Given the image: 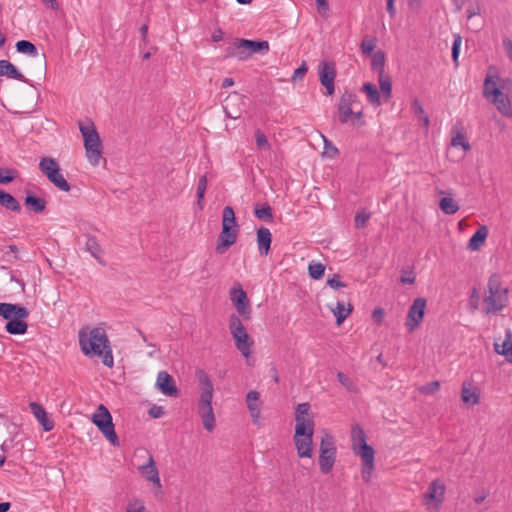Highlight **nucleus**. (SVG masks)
Returning <instances> with one entry per match:
<instances>
[{
  "mask_svg": "<svg viewBox=\"0 0 512 512\" xmlns=\"http://www.w3.org/2000/svg\"><path fill=\"white\" fill-rule=\"evenodd\" d=\"M314 417L310 404L300 403L295 411V432L293 442L300 458H311L313 455Z\"/></svg>",
  "mask_w": 512,
  "mask_h": 512,
  "instance_id": "obj_1",
  "label": "nucleus"
},
{
  "mask_svg": "<svg viewBox=\"0 0 512 512\" xmlns=\"http://www.w3.org/2000/svg\"><path fill=\"white\" fill-rule=\"evenodd\" d=\"M78 338L81 351L85 356L100 357L105 366H113L114 359L110 348V342L103 328L83 327L79 330Z\"/></svg>",
  "mask_w": 512,
  "mask_h": 512,
  "instance_id": "obj_2",
  "label": "nucleus"
},
{
  "mask_svg": "<svg viewBox=\"0 0 512 512\" xmlns=\"http://www.w3.org/2000/svg\"><path fill=\"white\" fill-rule=\"evenodd\" d=\"M510 83L509 78H501L496 71L490 68L486 73L482 88L483 98L506 118L512 117V102L503 89Z\"/></svg>",
  "mask_w": 512,
  "mask_h": 512,
  "instance_id": "obj_3",
  "label": "nucleus"
},
{
  "mask_svg": "<svg viewBox=\"0 0 512 512\" xmlns=\"http://www.w3.org/2000/svg\"><path fill=\"white\" fill-rule=\"evenodd\" d=\"M352 450L354 454L359 456L362 461L361 476L364 482L369 483L372 479L375 469V451L372 446L366 442V434L364 430L355 425L351 431Z\"/></svg>",
  "mask_w": 512,
  "mask_h": 512,
  "instance_id": "obj_4",
  "label": "nucleus"
},
{
  "mask_svg": "<svg viewBox=\"0 0 512 512\" xmlns=\"http://www.w3.org/2000/svg\"><path fill=\"white\" fill-rule=\"evenodd\" d=\"M338 119L342 124H351L354 127L365 125L363 105L357 95L345 92L338 103Z\"/></svg>",
  "mask_w": 512,
  "mask_h": 512,
  "instance_id": "obj_5",
  "label": "nucleus"
},
{
  "mask_svg": "<svg viewBox=\"0 0 512 512\" xmlns=\"http://www.w3.org/2000/svg\"><path fill=\"white\" fill-rule=\"evenodd\" d=\"M79 130L83 137L86 158L93 166H98L102 156V141L91 120L79 122Z\"/></svg>",
  "mask_w": 512,
  "mask_h": 512,
  "instance_id": "obj_6",
  "label": "nucleus"
},
{
  "mask_svg": "<svg viewBox=\"0 0 512 512\" xmlns=\"http://www.w3.org/2000/svg\"><path fill=\"white\" fill-rule=\"evenodd\" d=\"M488 292V295L484 298L486 312L501 311L508 302V288L502 286L498 275H492L489 278Z\"/></svg>",
  "mask_w": 512,
  "mask_h": 512,
  "instance_id": "obj_7",
  "label": "nucleus"
},
{
  "mask_svg": "<svg viewBox=\"0 0 512 512\" xmlns=\"http://www.w3.org/2000/svg\"><path fill=\"white\" fill-rule=\"evenodd\" d=\"M228 327L236 348L240 351L241 355L248 360L252 354L254 340L247 333L240 317L232 314L229 317Z\"/></svg>",
  "mask_w": 512,
  "mask_h": 512,
  "instance_id": "obj_8",
  "label": "nucleus"
},
{
  "mask_svg": "<svg viewBox=\"0 0 512 512\" xmlns=\"http://www.w3.org/2000/svg\"><path fill=\"white\" fill-rule=\"evenodd\" d=\"M39 169L47 179L59 190L69 192L71 187L61 173L59 163L52 157H43L39 162Z\"/></svg>",
  "mask_w": 512,
  "mask_h": 512,
  "instance_id": "obj_9",
  "label": "nucleus"
},
{
  "mask_svg": "<svg viewBox=\"0 0 512 512\" xmlns=\"http://www.w3.org/2000/svg\"><path fill=\"white\" fill-rule=\"evenodd\" d=\"M91 420L108 441H110L113 445L118 444V438L114 429V424L112 422V416L109 410L103 404H100L97 407L95 413L92 415Z\"/></svg>",
  "mask_w": 512,
  "mask_h": 512,
  "instance_id": "obj_10",
  "label": "nucleus"
},
{
  "mask_svg": "<svg viewBox=\"0 0 512 512\" xmlns=\"http://www.w3.org/2000/svg\"><path fill=\"white\" fill-rule=\"evenodd\" d=\"M213 395L214 393L199 392L197 400L198 414L202 420L203 427L208 432L213 431L216 427V418L212 407Z\"/></svg>",
  "mask_w": 512,
  "mask_h": 512,
  "instance_id": "obj_11",
  "label": "nucleus"
},
{
  "mask_svg": "<svg viewBox=\"0 0 512 512\" xmlns=\"http://www.w3.org/2000/svg\"><path fill=\"white\" fill-rule=\"evenodd\" d=\"M229 297L237 313L245 320H249L252 313L251 305L247 297V293L243 290L240 283L233 285L230 290Z\"/></svg>",
  "mask_w": 512,
  "mask_h": 512,
  "instance_id": "obj_12",
  "label": "nucleus"
},
{
  "mask_svg": "<svg viewBox=\"0 0 512 512\" xmlns=\"http://www.w3.org/2000/svg\"><path fill=\"white\" fill-rule=\"evenodd\" d=\"M384 63H385L384 54L380 51L374 53V55L372 57L371 65L374 70H378V69L381 70V72L379 74V78H378L379 88H380V92L383 96V100L385 102H387L392 97V83H391L390 77L388 75L384 74V72H383Z\"/></svg>",
  "mask_w": 512,
  "mask_h": 512,
  "instance_id": "obj_13",
  "label": "nucleus"
},
{
  "mask_svg": "<svg viewBox=\"0 0 512 512\" xmlns=\"http://www.w3.org/2000/svg\"><path fill=\"white\" fill-rule=\"evenodd\" d=\"M446 487L439 481H433L423 497V504L428 510H437L444 500Z\"/></svg>",
  "mask_w": 512,
  "mask_h": 512,
  "instance_id": "obj_14",
  "label": "nucleus"
},
{
  "mask_svg": "<svg viewBox=\"0 0 512 512\" xmlns=\"http://www.w3.org/2000/svg\"><path fill=\"white\" fill-rule=\"evenodd\" d=\"M426 308V300L423 298H417L411 305L407 320L406 327L409 332L414 331L422 322Z\"/></svg>",
  "mask_w": 512,
  "mask_h": 512,
  "instance_id": "obj_15",
  "label": "nucleus"
},
{
  "mask_svg": "<svg viewBox=\"0 0 512 512\" xmlns=\"http://www.w3.org/2000/svg\"><path fill=\"white\" fill-rule=\"evenodd\" d=\"M318 75L321 84L326 88L327 94L332 95L335 91V64L333 62L321 61L318 67Z\"/></svg>",
  "mask_w": 512,
  "mask_h": 512,
  "instance_id": "obj_16",
  "label": "nucleus"
},
{
  "mask_svg": "<svg viewBox=\"0 0 512 512\" xmlns=\"http://www.w3.org/2000/svg\"><path fill=\"white\" fill-rule=\"evenodd\" d=\"M140 474L158 489L161 488L159 471L156 467L153 456L148 454L147 461L138 467Z\"/></svg>",
  "mask_w": 512,
  "mask_h": 512,
  "instance_id": "obj_17",
  "label": "nucleus"
},
{
  "mask_svg": "<svg viewBox=\"0 0 512 512\" xmlns=\"http://www.w3.org/2000/svg\"><path fill=\"white\" fill-rule=\"evenodd\" d=\"M481 390L480 388L471 383L464 382L461 389V401L467 407H473L480 402Z\"/></svg>",
  "mask_w": 512,
  "mask_h": 512,
  "instance_id": "obj_18",
  "label": "nucleus"
},
{
  "mask_svg": "<svg viewBox=\"0 0 512 512\" xmlns=\"http://www.w3.org/2000/svg\"><path fill=\"white\" fill-rule=\"evenodd\" d=\"M246 405L254 424H259L261 418V409L263 402L260 399V393L251 390L246 394Z\"/></svg>",
  "mask_w": 512,
  "mask_h": 512,
  "instance_id": "obj_19",
  "label": "nucleus"
},
{
  "mask_svg": "<svg viewBox=\"0 0 512 512\" xmlns=\"http://www.w3.org/2000/svg\"><path fill=\"white\" fill-rule=\"evenodd\" d=\"M0 316L9 321L12 319H26L29 316V311L17 304L0 303Z\"/></svg>",
  "mask_w": 512,
  "mask_h": 512,
  "instance_id": "obj_20",
  "label": "nucleus"
},
{
  "mask_svg": "<svg viewBox=\"0 0 512 512\" xmlns=\"http://www.w3.org/2000/svg\"><path fill=\"white\" fill-rule=\"evenodd\" d=\"M156 387L166 396H177L178 389L175 386L174 380L171 375L166 371H160L157 375Z\"/></svg>",
  "mask_w": 512,
  "mask_h": 512,
  "instance_id": "obj_21",
  "label": "nucleus"
},
{
  "mask_svg": "<svg viewBox=\"0 0 512 512\" xmlns=\"http://www.w3.org/2000/svg\"><path fill=\"white\" fill-rule=\"evenodd\" d=\"M238 237V230H227L221 229L220 235L217 240L215 251L217 254H224L231 246H233Z\"/></svg>",
  "mask_w": 512,
  "mask_h": 512,
  "instance_id": "obj_22",
  "label": "nucleus"
},
{
  "mask_svg": "<svg viewBox=\"0 0 512 512\" xmlns=\"http://www.w3.org/2000/svg\"><path fill=\"white\" fill-rule=\"evenodd\" d=\"M31 413L37 419L39 424L42 426L44 431H51L54 428V422L48 416V413L43 406L37 402H31L29 404Z\"/></svg>",
  "mask_w": 512,
  "mask_h": 512,
  "instance_id": "obj_23",
  "label": "nucleus"
},
{
  "mask_svg": "<svg viewBox=\"0 0 512 512\" xmlns=\"http://www.w3.org/2000/svg\"><path fill=\"white\" fill-rule=\"evenodd\" d=\"M494 351L505 357V359L512 363V331L507 329L505 332V339L500 342L496 340L493 344Z\"/></svg>",
  "mask_w": 512,
  "mask_h": 512,
  "instance_id": "obj_24",
  "label": "nucleus"
},
{
  "mask_svg": "<svg viewBox=\"0 0 512 512\" xmlns=\"http://www.w3.org/2000/svg\"><path fill=\"white\" fill-rule=\"evenodd\" d=\"M272 243V234L266 227H260L257 230V246L261 256H267L270 252Z\"/></svg>",
  "mask_w": 512,
  "mask_h": 512,
  "instance_id": "obj_25",
  "label": "nucleus"
},
{
  "mask_svg": "<svg viewBox=\"0 0 512 512\" xmlns=\"http://www.w3.org/2000/svg\"><path fill=\"white\" fill-rule=\"evenodd\" d=\"M361 92H363L366 97L369 104H371L373 107H379L381 106V96L378 88L376 85L365 82L361 87Z\"/></svg>",
  "mask_w": 512,
  "mask_h": 512,
  "instance_id": "obj_26",
  "label": "nucleus"
},
{
  "mask_svg": "<svg viewBox=\"0 0 512 512\" xmlns=\"http://www.w3.org/2000/svg\"><path fill=\"white\" fill-rule=\"evenodd\" d=\"M336 459V451H332L331 449H324L320 452L319 456V466L323 473H329L335 463Z\"/></svg>",
  "mask_w": 512,
  "mask_h": 512,
  "instance_id": "obj_27",
  "label": "nucleus"
},
{
  "mask_svg": "<svg viewBox=\"0 0 512 512\" xmlns=\"http://www.w3.org/2000/svg\"><path fill=\"white\" fill-rule=\"evenodd\" d=\"M0 76H6L11 79L26 82L24 75L19 72L11 62L7 60H0Z\"/></svg>",
  "mask_w": 512,
  "mask_h": 512,
  "instance_id": "obj_28",
  "label": "nucleus"
},
{
  "mask_svg": "<svg viewBox=\"0 0 512 512\" xmlns=\"http://www.w3.org/2000/svg\"><path fill=\"white\" fill-rule=\"evenodd\" d=\"M239 45L242 48L248 49L251 55L254 53H267L269 51V43L267 41L240 39Z\"/></svg>",
  "mask_w": 512,
  "mask_h": 512,
  "instance_id": "obj_29",
  "label": "nucleus"
},
{
  "mask_svg": "<svg viewBox=\"0 0 512 512\" xmlns=\"http://www.w3.org/2000/svg\"><path fill=\"white\" fill-rule=\"evenodd\" d=\"M488 236V228L486 226H480L476 232L472 235L469 240L468 247L471 251L479 250Z\"/></svg>",
  "mask_w": 512,
  "mask_h": 512,
  "instance_id": "obj_30",
  "label": "nucleus"
},
{
  "mask_svg": "<svg viewBox=\"0 0 512 512\" xmlns=\"http://www.w3.org/2000/svg\"><path fill=\"white\" fill-rule=\"evenodd\" d=\"M199 384V390L202 393H214V387L210 376L203 369H198L195 373Z\"/></svg>",
  "mask_w": 512,
  "mask_h": 512,
  "instance_id": "obj_31",
  "label": "nucleus"
},
{
  "mask_svg": "<svg viewBox=\"0 0 512 512\" xmlns=\"http://www.w3.org/2000/svg\"><path fill=\"white\" fill-rule=\"evenodd\" d=\"M222 229L227 230H238L236 223L235 213L232 207L226 206L222 213Z\"/></svg>",
  "mask_w": 512,
  "mask_h": 512,
  "instance_id": "obj_32",
  "label": "nucleus"
},
{
  "mask_svg": "<svg viewBox=\"0 0 512 512\" xmlns=\"http://www.w3.org/2000/svg\"><path fill=\"white\" fill-rule=\"evenodd\" d=\"M352 309L351 304L345 305L343 302H337L336 306L331 308V311L336 318L337 325H341L344 322V320L351 314Z\"/></svg>",
  "mask_w": 512,
  "mask_h": 512,
  "instance_id": "obj_33",
  "label": "nucleus"
},
{
  "mask_svg": "<svg viewBox=\"0 0 512 512\" xmlns=\"http://www.w3.org/2000/svg\"><path fill=\"white\" fill-rule=\"evenodd\" d=\"M450 147L460 149L462 151L460 158L464 157L465 153L471 148L467 137L461 132H457L456 135L451 138Z\"/></svg>",
  "mask_w": 512,
  "mask_h": 512,
  "instance_id": "obj_34",
  "label": "nucleus"
},
{
  "mask_svg": "<svg viewBox=\"0 0 512 512\" xmlns=\"http://www.w3.org/2000/svg\"><path fill=\"white\" fill-rule=\"evenodd\" d=\"M0 205L13 212H19L21 206L10 193L0 190Z\"/></svg>",
  "mask_w": 512,
  "mask_h": 512,
  "instance_id": "obj_35",
  "label": "nucleus"
},
{
  "mask_svg": "<svg viewBox=\"0 0 512 512\" xmlns=\"http://www.w3.org/2000/svg\"><path fill=\"white\" fill-rule=\"evenodd\" d=\"M27 328L28 325L24 319H12L11 321H8L5 326L6 331L14 335H21L26 333Z\"/></svg>",
  "mask_w": 512,
  "mask_h": 512,
  "instance_id": "obj_36",
  "label": "nucleus"
},
{
  "mask_svg": "<svg viewBox=\"0 0 512 512\" xmlns=\"http://www.w3.org/2000/svg\"><path fill=\"white\" fill-rule=\"evenodd\" d=\"M85 247L95 259L100 260L102 249L95 237H87Z\"/></svg>",
  "mask_w": 512,
  "mask_h": 512,
  "instance_id": "obj_37",
  "label": "nucleus"
},
{
  "mask_svg": "<svg viewBox=\"0 0 512 512\" xmlns=\"http://www.w3.org/2000/svg\"><path fill=\"white\" fill-rule=\"evenodd\" d=\"M25 204L36 213L43 212L46 207V202L44 199L30 195L26 197Z\"/></svg>",
  "mask_w": 512,
  "mask_h": 512,
  "instance_id": "obj_38",
  "label": "nucleus"
},
{
  "mask_svg": "<svg viewBox=\"0 0 512 512\" xmlns=\"http://www.w3.org/2000/svg\"><path fill=\"white\" fill-rule=\"evenodd\" d=\"M17 51L30 56H37V49L35 45L26 40H20L16 43Z\"/></svg>",
  "mask_w": 512,
  "mask_h": 512,
  "instance_id": "obj_39",
  "label": "nucleus"
},
{
  "mask_svg": "<svg viewBox=\"0 0 512 512\" xmlns=\"http://www.w3.org/2000/svg\"><path fill=\"white\" fill-rule=\"evenodd\" d=\"M207 184H208L207 176L206 175L201 176L199 178L198 184H197V198H198L197 204H198V207L200 210L203 209L202 201H203L206 189H207Z\"/></svg>",
  "mask_w": 512,
  "mask_h": 512,
  "instance_id": "obj_40",
  "label": "nucleus"
},
{
  "mask_svg": "<svg viewBox=\"0 0 512 512\" xmlns=\"http://www.w3.org/2000/svg\"><path fill=\"white\" fill-rule=\"evenodd\" d=\"M325 266L319 262H311L308 266L309 276L315 280L320 279L324 275Z\"/></svg>",
  "mask_w": 512,
  "mask_h": 512,
  "instance_id": "obj_41",
  "label": "nucleus"
},
{
  "mask_svg": "<svg viewBox=\"0 0 512 512\" xmlns=\"http://www.w3.org/2000/svg\"><path fill=\"white\" fill-rule=\"evenodd\" d=\"M255 216L260 220H272V209L269 205L255 206Z\"/></svg>",
  "mask_w": 512,
  "mask_h": 512,
  "instance_id": "obj_42",
  "label": "nucleus"
},
{
  "mask_svg": "<svg viewBox=\"0 0 512 512\" xmlns=\"http://www.w3.org/2000/svg\"><path fill=\"white\" fill-rule=\"evenodd\" d=\"M377 41L376 38L371 36H366L361 43V51L365 55H371L376 47Z\"/></svg>",
  "mask_w": 512,
  "mask_h": 512,
  "instance_id": "obj_43",
  "label": "nucleus"
},
{
  "mask_svg": "<svg viewBox=\"0 0 512 512\" xmlns=\"http://www.w3.org/2000/svg\"><path fill=\"white\" fill-rule=\"evenodd\" d=\"M255 140H256V145H257L258 149L269 150L271 148L266 135L261 130H256Z\"/></svg>",
  "mask_w": 512,
  "mask_h": 512,
  "instance_id": "obj_44",
  "label": "nucleus"
},
{
  "mask_svg": "<svg viewBox=\"0 0 512 512\" xmlns=\"http://www.w3.org/2000/svg\"><path fill=\"white\" fill-rule=\"evenodd\" d=\"M233 48L234 52H232L231 55L239 60H246L251 56L250 52H248V49L240 47L239 40H236L233 43Z\"/></svg>",
  "mask_w": 512,
  "mask_h": 512,
  "instance_id": "obj_45",
  "label": "nucleus"
},
{
  "mask_svg": "<svg viewBox=\"0 0 512 512\" xmlns=\"http://www.w3.org/2000/svg\"><path fill=\"white\" fill-rule=\"evenodd\" d=\"M231 102H242V97L238 93H234L230 95L227 99V105L225 107L226 114L231 119H238L240 117V114H234L229 110V105Z\"/></svg>",
  "mask_w": 512,
  "mask_h": 512,
  "instance_id": "obj_46",
  "label": "nucleus"
},
{
  "mask_svg": "<svg viewBox=\"0 0 512 512\" xmlns=\"http://www.w3.org/2000/svg\"><path fill=\"white\" fill-rule=\"evenodd\" d=\"M127 512H148L142 500L132 499L127 505Z\"/></svg>",
  "mask_w": 512,
  "mask_h": 512,
  "instance_id": "obj_47",
  "label": "nucleus"
},
{
  "mask_svg": "<svg viewBox=\"0 0 512 512\" xmlns=\"http://www.w3.org/2000/svg\"><path fill=\"white\" fill-rule=\"evenodd\" d=\"M15 170L9 168L0 169V184H8L13 181Z\"/></svg>",
  "mask_w": 512,
  "mask_h": 512,
  "instance_id": "obj_48",
  "label": "nucleus"
},
{
  "mask_svg": "<svg viewBox=\"0 0 512 512\" xmlns=\"http://www.w3.org/2000/svg\"><path fill=\"white\" fill-rule=\"evenodd\" d=\"M439 387L440 383L438 381H433L431 383L421 386L419 388V392L422 394H434L436 391H438Z\"/></svg>",
  "mask_w": 512,
  "mask_h": 512,
  "instance_id": "obj_49",
  "label": "nucleus"
},
{
  "mask_svg": "<svg viewBox=\"0 0 512 512\" xmlns=\"http://www.w3.org/2000/svg\"><path fill=\"white\" fill-rule=\"evenodd\" d=\"M462 39L459 35L454 37L453 45H452V58L456 65H458V57L461 46Z\"/></svg>",
  "mask_w": 512,
  "mask_h": 512,
  "instance_id": "obj_50",
  "label": "nucleus"
},
{
  "mask_svg": "<svg viewBox=\"0 0 512 512\" xmlns=\"http://www.w3.org/2000/svg\"><path fill=\"white\" fill-rule=\"evenodd\" d=\"M370 218V214L366 211L358 212L355 217V225L357 228H363L365 227L367 221Z\"/></svg>",
  "mask_w": 512,
  "mask_h": 512,
  "instance_id": "obj_51",
  "label": "nucleus"
},
{
  "mask_svg": "<svg viewBox=\"0 0 512 512\" xmlns=\"http://www.w3.org/2000/svg\"><path fill=\"white\" fill-rule=\"evenodd\" d=\"M400 281L404 284H413L415 281V274L410 269H403L401 271Z\"/></svg>",
  "mask_w": 512,
  "mask_h": 512,
  "instance_id": "obj_52",
  "label": "nucleus"
},
{
  "mask_svg": "<svg viewBox=\"0 0 512 512\" xmlns=\"http://www.w3.org/2000/svg\"><path fill=\"white\" fill-rule=\"evenodd\" d=\"M324 138V155L334 158L338 154V149L325 137Z\"/></svg>",
  "mask_w": 512,
  "mask_h": 512,
  "instance_id": "obj_53",
  "label": "nucleus"
},
{
  "mask_svg": "<svg viewBox=\"0 0 512 512\" xmlns=\"http://www.w3.org/2000/svg\"><path fill=\"white\" fill-rule=\"evenodd\" d=\"M327 284L335 290L346 287V284L341 281V277L339 275H333L331 278H328Z\"/></svg>",
  "mask_w": 512,
  "mask_h": 512,
  "instance_id": "obj_54",
  "label": "nucleus"
},
{
  "mask_svg": "<svg viewBox=\"0 0 512 512\" xmlns=\"http://www.w3.org/2000/svg\"><path fill=\"white\" fill-rule=\"evenodd\" d=\"M324 449H331L332 451H336V447L333 441V438L329 435H326L320 443V452Z\"/></svg>",
  "mask_w": 512,
  "mask_h": 512,
  "instance_id": "obj_55",
  "label": "nucleus"
},
{
  "mask_svg": "<svg viewBox=\"0 0 512 512\" xmlns=\"http://www.w3.org/2000/svg\"><path fill=\"white\" fill-rule=\"evenodd\" d=\"M316 5L318 12L323 16L326 17L329 11V3L328 0H316Z\"/></svg>",
  "mask_w": 512,
  "mask_h": 512,
  "instance_id": "obj_56",
  "label": "nucleus"
},
{
  "mask_svg": "<svg viewBox=\"0 0 512 512\" xmlns=\"http://www.w3.org/2000/svg\"><path fill=\"white\" fill-rule=\"evenodd\" d=\"M337 378H338L339 382H340L344 387H346V388H347V389H349V390H352V388H353V383H352V381L350 380V378H349L346 374H344V373H342V372H338V374H337Z\"/></svg>",
  "mask_w": 512,
  "mask_h": 512,
  "instance_id": "obj_57",
  "label": "nucleus"
},
{
  "mask_svg": "<svg viewBox=\"0 0 512 512\" xmlns=\"http://www.w3.org/2000/svg\"><path fill=\"white\" fill-rule=\"evenodd\" d=\"M148 414L152 417V418H160L164 415V409L162 406H157V405H153L149 411H148Z\"/></svg>",
  "mask_w": 512,
  "mask_h": 512,
  "instance_id": "obj_58",
  "label": "nucleus"
},
{
  "mask_svg": "<svg viewBox=\"0 0 512 512\" xmlns=\"http://www.w3.org/2000/svg\"><path fill=\"white\" fill-rule=\"evenodd\" d=\"M385 312L382 308H376L372 313V318L377 324H381L384 320Z\"/></svg>",
  "mask_w": 512,
  "mask_h": 512,
  "instance_id": "obj_59",
  "label": "nucleus"
},
{
  "mask_svg": "<svg viewBox=\"0 0 512 512\" xmlns=\"http://www.w3.org/2000/svg\"><path fill=\"white\" fill-rule=\"evenodd\" d=\"M17 253H18V248L16 245H9L8 246V251L5 252V257L8 261H10L12 258L13 259H17L18 256H17Z\"/></svg>",
  "mask_w": 512,
  "mask_h": 512,
  "instance_id": "obj_60",
  "label": "nucleus"
},
{
  "mask_svg": "<svg viewBox=\"0 0 512 512\" xmlns=\"http://www.w3.org/2000/svg\"><path fill=\"white\" fill-rule=\"evenodd\" d=\"M480 13V8L478 5H469L466 8V15L468 19H471L472 17L478 15Z\"/></svg>",
  "mask_w": 512,
  "mask_h": 512,
  "instance_id": "obj_61",
  "label": "nucleus"
},
{
  "mask_svg": "<svg viewBox=\"0 0 512 512\" xmlns=\"http://www.w3.org/2000/svg\"><path fill=\"white\" fill-rule=\"evenodd\" d=\"M395 1L396 0H386V10L391 18L396 16Z\"/></svg>",
  "mask_w": 512,
  "mask_h": 512,
  "instance_id": "obj_62",
  "label": "nucleus"
},
{
  "mask_svg": "<svg viewBox=\"0 0 512 512\" xmlns=\"http://www.w3.org/2000/svg\"><path fill=\"white\" fill-rule=\"evenodd\" d=\"M307 72V67L305 64H302L299 68H297L295 71H294V74H293V80H296V79H301L303 78V76L306 74Z\"/></svg>",
  "mask_w": 512,
  "mask_h": 512,
  "instance_id": "obj_63",
  "label": "nucleus"
},
{
  "mask_svg": "<svg viewBox=\"0 0 512 512\" xmlns=\"http://www.w3.org/2000/svg\"><path fill=\"white\" fill-rule=\"evenodd\" d=\"M411 108L414 112V114L416 116H418L419 114H421L422 112H424V109L421 105V103L419 102V100L417 99H414L413 102H412V105H411Z\"/></svg>",
  "mask_w": 512,
  "mask_h": 512,
  "instance_id": "obj_64",
  "label": "nucleus"
}]
</instances>
